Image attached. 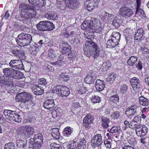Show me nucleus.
Here are the masks:
<instances>
[{
  "label": "nucleus",
  "mask_w": 149,
  "mask_h": 149,
  "mask_svg": "<svg viewBox=\"0 0 149 149\" xmlns=\"http://www.w3.org/2000/svg\"><path fill=\"white\" fill-rule=\"evenodd\" d=\"M120 34L119 33L113 32L112 33L111 39L107 41V45L112 47L114 48L118 44L120 39Z\"/></svg>",
  "instance_id": "obj_8"
},
{
  "label": "nucleus",
  "mask_w": 149,
  "mask_h": 149,
  "mask_svg": "<svg viewBox=\"0 0 149 149\" xmlns=\"http://www.w3.org/2000/svg\"><path fill=\"white\" fill-rule=\"evenodd\" d=\"M137 57L136 56H132L128 59L127 63L130 66H132L137 61Z\"/></svg>",
  "instance_id": "obj_33"
},
{
  "label": "nucleus",
  "mask_w": 149,
  "mask_h": 149,
  "mask_svg": "<svg viewBox=\"0 0 149 149\" xmlns=\"http://www.w3.org/2000/svg\"><path fill=\"white\" fill-rule=\"evenodd\" d=\"M32 90L34 94L36 95H41L43 93V89L40 86L36 85H33Z\"/></svg>",
  "instance_id": "obj_27"
},
{
  "label": "nucleus",
  "mask_w": 149,
  "mask_h": 149,
  "mask_svg": "<svg viewBox=\"0 0 149 149\" xmlns=\"http://www.w3.org/2000/svg\"><path fill=\"white\" fill-rule=\"evenodd\" d=\"M32 36L29 34H25L24 33H22L19 35L16 38V40L17 44L21 46H25L30 45V47H31L32 49H34L35 48L34 45L33 46L31 45V43H35L33 41L32 42Z\"/></svg>",
  "instance_id": "obj_2"
},
{
  "label": "nucleus",
  "mask_w": 149,
  "mask_h": 149,
  "mask_svg": "<svg viewBox=\"0 0 149 149\" xmlns=\"http://www.w3.org/2000/svg\"><path fill=\"white\" fill-rule=\"evenodd\" d=\"M92 19L90 21H87L86 20L84 21L82 23L81 25V29L82 30H86L89 28L91 26V22H92Z\"/></svg>",
  "instance_id": "obj_35"
},
{
  "label": "nucleus",
  "mask_w": 149,
  "mask_h": 149,
  "mask_svg": "<svg viewBox=\"0 0 149 149\" xmlns=\"http://www.w3.org/2000/svg\"><path fill=\"white\" fill-rule=\"evenodd\" d=\"M128 87L126 85H122L120 88V91L123 93H126L127 92Z\"/></svg>",
  "instance_id": "obj_56"
},
{
  "label": "nucleus",
  "mask_w": 149,
  "mask_h": 149,
  "mask_svg": "<svg viewBox=\"0 0 149 149\" xmlns=\"http://www.w3.org/2000/svg\"><path fill=\"white\" fill-rule=\"evenodd\" d=\"M144 13L143 9L140 8H136V14L140 16Z\"/></svg>",
  "instance_id": "obj_61"
},
{
  "label": "nucleus",
  "mask_w": 149,
  "mask_h": 149,
  "mask_svg": "<svg viewBox=\"0 0 149 149\" xmlns=\"http://www.w3.org/2000/svg\"><path fill=\"white\" fill-rule=\"evenodd\" d=\"M32 95L28 92H22L16 95V100L17 102L26 104L32 100Z\"/></svg>",
  "instance_id": "obj_6"
},
{
  "label": "nucleus",
  "mask_w": 149,
  "mask_h": 149,
  "mask_svg": "<svg viewBox=\"0 0 149 149\" xmlns=\"http://www.w3.org/2000/svg\"><path fill=\"white\" fill-rule=\"evenodd\" d=\"M141 117L139 116H138L136 117H134L132 121L136 123L137 124H139V125H140L141 122Z\"/></svg>",
  "instance_id": "obj_51"
},
{
  "label": "nucleus",
  "mask_w": 149,
  "mask_h": 149,
  "mask_svg": "<svg viewBox=\"0 0 149 149\" xmlns=\"http://www.w3.org/2000/svg\"><path fill=\"white\" fill-rule=\"evenodd\" d=\"M18 129L27 137H30L35 133L34 128L29 125L20 127Z\"/></svg>",
  "instance_id": "obj_10"
},
{
  "label": "nucleus",
  "mask_w": 149,
  "mask_h": 149,
  "mask_svg": "<svg viewBox=\"0 0 149 149\" xmlns=\"http://www.w3.org/2000/svg\"><path fill=\"white\" fill-rule=\"evenodd\" d=\"M54 25L52 23L49 21H40L36 25L38 30L40 31H51L54 28Z\"/></svg>",
  "instance_id": "obj_4"
},
{
  "label": "nucleus",
  "mask_w": 149,
  "mask_h": 149,
  "mask_svg": "<svg viewBox=\"0 0 149 149\" xmlns=\"http://www.w3.org/2000/svg\"><path fill=\"white\" fill-rule=\"evenodd\" d=\"M94 80L93 77L90 75H87L84 79L85 82L89 84L93 83Z\"/></svg>",
  "instance_id": "obj_44"
},
{
  "label": "nucleus",
  "mask_w": 149,
  "mask_h": 149,
  "mask_svg": "<svg viewBox=\"0 0 149 149\" xmlns=\"http://www.w3.org/2000/svg\"><path fill=\"white\" fill-rule=\"evenodd\" d=\"M110 100L112 102L116 103L119 101V98L117 94L111 95L110 98Z\"/></svg>",
  "instance_id": "obj_42"
},
{
  "label": "nucleus",
  "mask_w": 149,
  "mask_h": 149,
  "mask_svg": "<svg viewBox=\"0 0 149 149\" xmlns=\"http://www.w3.org/2000/svg\"><path fill=\"white\" fill-rule=\"evenodd\" d=\"M102 3V0H86L85 5L88 11H91L95 7H97L99 3Z\"/></svg>",
  "instance_id": "obj_11"
},
{
  "label": "nucleus",
  "mask_w": 149,
  "mask_h": 149,
  "mask_svg": "<svg viewBox=\"0 0 149 149\" xmlns=\"http://www.w3.org/2000/svg\"><path fill=\"white\" fill-rule=\"evenodd\" d=\"M139 126V124H137L132 121L130 123V124H129V127L132 129L134 128L137 129Z\"/></svg>",
  "instance_id": "obj_59"
},
{
  "label": "nucleus",
  "mask_w": 149,
  "mask_h": 149,
  "mask_svg": "<svg viewBox=\"0 0 149 149\" xmlns=\"http://www.w3.org/2000/svg\"><path fill=\"white\" fill-rule=\"evenodd\" d=\"M102 125L104 129H106L110 125L112 124V122L109 119L106 117H103L102 118Z\"/></svg>",
  "instance_id": "obj_29"
},
{
  "label": "nucleus",
  "mask_w": 149,
  "mask_h": 149,
  "mask_svg": "<svg viewBox=\"0 0 149 149\" xmlns=\"http://www.w3.org/2000/svg\"><path fill=\"white\" fill-rule=\"evenodd\" d=\"M140 50L141 53L143 54H149V49L144 47H141Z\"/></svg>",
  "instance_id": "obj_58"
},
{
  "label": "nucleus",
  "mask_w": 149,
  "mask_h": 149,
  "mask_svg": "<svg viewBox=\"0 0 149 149\" xmlns=\"http://www.w3.org/2000/svg\"><path fill=\"white\" fill-rule=\"evenodd\" d=\"M131 86L135 92H138L140 89V81L139 79L134 77L130 80Z\"/></svg>",
  "instance_id": "obj_16"
},
{
  "label": "nucleus",
  "mask_w": 149,
  "mask_h": 149,
  "mask_svg": "<svg viewBox=\"0 0 149 149\" xmlns=\"http://www.w3.org/2000/svg\"><path fill=\"white\" fill-rule=\"evenodd\" d=\"M55 55L54 53V51L52 49H49L48 50V57L49 59L55 58Z\"/></svg>",
  "instance_id": "obj_57"
},
{
  "label": "nucleus",
  "mask_w": 149,
  "mask_h": 149,
  "mask_svg": "<svg viewBox=\"0 0 149 149\" xmlns=\"http://www.w3.org/2000/svg\"><path fill=\"white\" fill-rule=\"evenodd\" d=\"M91 21V29L94 30L96 33H101L103 29V27L101 26L99 21L94 18L92 19Z\"/></svg>",
  "instance_id": "obj_14"
},
{
  "label": "nucleus",
  "mask_w": 149,
  "mask_h": 149,
  "mask_svg": "<svg viewBox=\"0 0 149 149\" xmlns=\"http://www.w3.org/2000/svg\"><path fill=\"white\" fill-rule=\"evenodd\" d=\"M34 141L42 143L43 141L42 135L40 133L36 134L33 138Z\"/></svg>",
  "instance_id": "obj_38"
},
{
  "label": "nucleus",
  "mask_w": 149,
  "mask_h": 149,
  "mask_svg": "<svg viewBox=\"0 0 149 149\" xmlns=\"http://www.w3.org/2000/svg\"><path fill=\"white\" fill-rule=\"evenodd\" d=\"M33 145V149H39L41 146V143L34 141Z\"/></svg>",
  "instance_id": "obj_60"
},
{
  "label": "nucleus",
  "mask_w": 149,
  "mask_h": 149,
  "mask_svg": "<svg viewBox=\"0 0 149 149\" xmlns=\"http://www.w3.org/2000/svg\"><path fill=\"white\" fill-rule=\"evenodd\" d=\"M28 10L26 12L25 10H22L20 15L21 17L25 20L33 18L36 15V7L33 6H30L28 8Z\"/></svg>",
  "instance_id": "obj_5"
},
{
  "label": "nucleus",
  "mask_w": 149,
  "mask_h": 149,
  "mask_svg": "<svg viewBox=\"0 0 149 149\" xmlns=\"http://www.w3.org/2000/svg\"><path fill=\"white\" fill-rule=\"evenodd\" d=\"M52 136L56 139H58L60 138V134L58 129L56 128H53L52 129L51 132Z\"/></svg>",
  "instance_id": "obj_36"
},
{
  "label": "nucleus",
  "mask_w": 149,
  "mask_h": 149,
  "mask_svg": "<svg viewBox=\"0 0 149 149\" xmlns=\"http://www.w3.org/2000/svg\"><path fill=\"white\" fill-rule=\"evenodd\" d=\"M120 114V113L118 111H115L112 113L111 116L113 118L117 119L119 118Z\"/></svg>",
  "instance_id": "obj_53"
},
{
  "label": "nucleus",
  "mask_w": 149,
  "mask_h": 149,
  "mask_svg": "<svg viewBox=\"0 0 149 149\" xmlns=\"http://www.w3.org/2000/svg\"><path fill=\"white\" fill-rule=\"evenodd\" d=\"M38 83L40 85H45L46 84V80L44 78L39 79L38 81Z\"/></svg>",
  "instance_id": "obj_62"
},
{
  "label": "nucleus",
  "mask_w": 149,
  "mask_h": 149,
  "mask_svg": "<svg viewBox=\"0 0 149 149\" xmlns=\"http://www.w3.org/2000/svg\"><path fill=\"white\" fill-rule=\"evenodd\" d=\"M142 62L139 60L138 63L136 64V66L138 69L141 70L142 68Z\"/></svg>",
  "instance_id": "obj_64"
},
{
  "label": "nucleus",
  "mask_w": 149,
  "mask_h": 149,
  "mask_svg": "<svg viewBox=\"0 0 149 149\" xmlns=\"http://www.w3.org/2000/svg\"><path fill=\"white\" fill-rule=\"evenodd\" d=\"M15 146L13 143L9 142L5 145L4 149H14Z\"/></svg>",
  "instance_id": "obj_52"
},
{
  "label": "nucleus",
  "mask_w": 149,
  "mask_h": 149,
  "mask_svg": "<svg viewBox=\"0 0 149 149\" xmlns=\"http://www.w3.org/2000/svg\"><path fill=\"white\" fill-rule=\"evenodd\" d=\"M60 47L62 50V52L63 54L69 56V57H71L69 55L70 54L71 50L69 45L67 42H63L61 43Z\"/></svg>",
  "instance_id": "obj_18"
},
{
  "label": "nucleus",
  "mask_w": 149,
  "mask_h": 149,
  "mask_svg": "<svg viewBox=\"0 0 149 149\" xmlns=\"http://www.w3.org/2000/svg\"><path fill=\"white\" fill-rule=\"evenodd\" d=\"M144 37V31L143 29H139L136 33L134 36V39L136 40H140L143 39Z\"/></svg>",
  "instance_id": "obj_25"
},
{
  "label": "nucleus",
  "mask_w": 149,
  "mask_h": 149,
  "mask_svg": "<svg viewBox=\"0 0 149 149\" xmlns=\"http://www.w3.org/2000/svg\"><path fill=\"white\" fill-rule=\"evenodd\" d=\"M60 5L59 7L62 10H64L66 9L67 6L66 4L65 3V1H62L59 2Z\"/></svg>",
  "instance_id": "obj_50"
},
{
  "label": "nucleus",
  "mask_w": 149,
  "mask_h": 149,
  "mask_svg": "<svg viewBox=\"0 0 149 149\" xmlns=\"http://www.w3.org/2000/svg\"><path fill=\"white\" fill-rule=\"evenodd\" d=\"M16 146L19 148L25 149L26 146V142L22 140L18 139L16 140Z\"/></svg>",
  "instance_id": "obj_32"
},
{
  "label": "nucleus",
  "mask_w": 149,
  "mask_h": 149,
  "mask_svg": "<svg viewBox=\"0 0 149 149\" xmlns=\"http://www.w3.org/2000/svg\"><path fill=\"white\" fill-rule=\"evenodd\" d=\"M14 70V69L11 68H6L3 69V71L5 77L7 76L10 78L12 77Z\"/></svg>",
  "instance_id": "obj_30"
},
{
  "label": "nucleus",
  "mask_w": 149,
  "mask_h": 149,
  "mask_svg": "<svg viewBox=\"0 0 149 149\" xmlns=\"http://www.w3.org/2000/svg\"><path fill=\"white\" fill-rule=\"evenodd\" d=\"M65 63L64 61L61 60H58L57 61L54 62H52L51 64L53 65H58L59 66H62Z\"/></svg>",
  "instance_id": "obj_55"
},
{
  "label": "nucleus",
  "mask_w": 149,
  "mask_h": 149,
  "mask_svg": "<svg viewBox=\"0 0 149 149\" xmlns=\"http://www.w3.org/2000/svg\"><path fill=\"white\" fill-rule=\"evenodd\" d=\"M122 23L121 20L117 17H115L113 21L112 24L115 27H118Z\"/></svg>",
  "instance_id": "obj_39"
},
{
  "label": "nucleus",
  "mask_w": 149,
  "mask_h": 149,
  "mask_svg": "<svg viewBox=\"0 0 149 149\" xmlns=\"http://www.w3.org/2000/svg\"><path fill=\"white\" fill-rule=\"evenodd\" d=\"M92 32L87 31L84 32L86 38L91 40L86 41L84 46V54L88 57L92 56L94 59L100 55V48L97 44L92 41L94 39V36Z\"/></svg>",
  "instance_id": "obj_1"
},
{
  "label": "nucleus",
  "mask_w": 149,
  "mask_h": 149,
  "mask_svg": "<svg viewBox=\"0 0 149 149\" xmlns=\"http://www.w3.org/2000/svg\"><path fill=\"white\" fill-rule=\"evenodd\" d=\"M105 87V84L103 80L97 79L95 83L96 90L98 91H102Z\"/></svg>",
  "instance_id": "obj_23"
},
{
  "label": "nucleus",
  "mask_w": 149,
  "mask_h": 149,
  "mask_svg": "<svg viewBox=\"0 0 149 149\" xmlns=\"http://www.w3.org/2000/svg\"><path fill=\"white\" fill-rule=\"evenodd\" d=\"M93 118V116L91 115L86 116L83 119V126L88 129H90L92 127Z\"/></svg>",
  "instance_id": "obj_15"
},
{
  "label": "nucleus",
  "mask_w": 149,
  "mask_h": 149,
  "mask_svg": "<svg viewBox=\"0 0 149 149\" xmlns=\"http://www.w3.org/2000/svg\"><path fill=\"white\" fill-rule=\"evenodd\" d=\"M53 91L54 93H56L62 97H67L70 93L69 88L62 86H57L53 88Z\"/></svg>",
  "instance_id": "obj_7"
},
{
  "label": "nucleus",
  "mask_w": 149,
  "mask_h": 149,
  "mask_svg": "<svg viewBox=\"0 0 149 149\" xmlns=\"http://www.w3.org/2000/svg\"><path fill=\"white\" fill-rule=\"evenodd\" d=\"M119 130L118 127L116 126L113 127L109 130H108V131H109L111 134H112L113 133L118 132Z\"/></svg>",
  "instance_id": "obj_54"
},
{
  "label": "nucleus",
  "mask_w": 149,
  "mask_h": 149,
  "mask_svg": "<svg viewBox=\"0 0 149 149\" xmlns=\"http://www.w3.org/2000/svg\"><path fill=\"white\" fill-rule=\"evenodd\" d=\"M104 18L105 20L108 21V22H111L112 20L114 18V17L113 15L110 14L105 13L104 16Z\"/></svg>",
  "instance_id": "obj_41"
},
{
  "label": "nucleus",
  "mask_w": 149,
  "mask_h": 149,
  "mask_svg": "<svg viewBox=\"0 0 149 149\" xmlns=\"http://www.w3.org/2000/svg\"><path fill=\"white\" fill-rule=\"evenodd\" d=\"M0 83L7 87H9L13 85V79L7 76H1L0 77Z\"/></svg>",
  "instance_id": "obj_17"
},
{
  "label": "nucleus",
  "mask_w": 149,
  "mask_h": 149,
  "mask_svg": "<svg viewBox=\"0 0 149 149\" xmlns=\"http://www.w3.org/2000/svg\"><path fill=\"white\" fill-rule=\"evenodd\" d=\"M11 52L14 56L19 59L24 60L25 59L26 56L24 52L21 50L16 49H12Z\"/></svg>",
  "instance_id": "obj_19"
},
{
  "label": "nucleus",
  "mask_w": 149,
  "mask_h": 149,
  "mask_svg": "<svg viewBox=\"0 0 149 149\" xmlns=\"http://www.w3.org/2000/svg\"><path fill=\"white\" fill-rule=\"evenodd\" d=\"M139 102L141 105L145 106H147L149 104L148 100L142 96L139 97Z\"/></svg>",
  "instance_id": "obj_37"
},
{
  "label": "nucleus",
  "mask_w": 149,
  "mask_h": 149,
  "mask_svg": "<svg viewBox=\"0 0 149 149\" xmlns=\"http://www.w3.org/2000/svg\"><path fill=\"white\" fill-rule=\"evenodd\" d=\"M59 78L61 80L65 81L68 80L69 78L65 73H62L59 76Z\"/></svg>",
  "instance_id": "obj_47"
},
{
  "label": "nucleus",
  "mask_w": 149,
  "mask_h": 149,
  "mask_svg": "<svg viewBox=\"0 0 149 149\" xmlns=\"http://www.w3.org/2000/svg\"><path fill=\"white\" fill-rule=\"evenodd\" d=\"M91 98L92 102L94 104L99 103L101 101V98L97 95L92 96Z\"/></svg>",
  "instance_id": "obj_43"
},
{
  "label": "nucleus",
  "mask_w": 149,
  "mask_h": 149,
  "mask_svg": "<svg viewBox=\"0 0 149 149\" xmlns=\"http://www.w3.org/2000/svg\"><path fill=\"white\" fill-rule=\"evenodd\" d=\"M148 129L145 125H139L137 129H136V134L139 136L145 135L148 132Z\"/></svg>",
  "instance_id": "obj_20"
},
{
  "label": "nucleus",
  "mask_w": 149,
  "mask_h": 149,
  "mask_svg": "<svg viewBox=\"0 0 149 149\" xmlns=\"http://www.w3.org/2000/svg\"><path fill=\"white\" fill-rule=\"evenodd\" d=\"M23 76L22 72L14 70L12 78L16 79H22L23 77Z\"/></svg>",
  "instance_id": "obj_31"
},
{
  "label": "nucleus",
  "mask_w": 149,
  "mask_h": 149,
  "mask_svg": "<svg viewBox=\"0 0 149 149\" xmlns=\"http://www.w3.org/2000/svg\"><path fill=\"white\" fill-rule=\"evenodd\" d=\"M64 36L66 37L72 38V37H74L76 35V33L74 31H72L70 33H69L67 31H65L63 33Z\"/></svg>",
  "instance_id": "obj_46"
},
{
  "label": "nucleus",
  "mask_w": 149,
  "mask_h": 149,
  "mask_svg": "<svg viewBox=\"0 0 149 149\" xmlns=\"http://www.w3.org/2000/svg\"><path fill=\"white\" fill-rule=\"evenodd\" d=\"M54 106V101L52 99H47L44 102V107L48 109L49 110Z\"/></svg>",
  "instance_id": "obj_24"
},
{
  "label": "nucleus",
  "mask_w": 149,
  "mask_h": 149,
  "mask_svg": "<svg viewBox=\"0 0 149 149\" xmlns=\"http://www.w3.org/2000/svg\"><path fill=\"white\" fill-rule=\"evenodd\" d=\"M50 147L52 149H62L61 146L59 144L55 143H51Z\"/></svg>",
  "instance_id": "obj_48"
},
{
  "label": "nucleus",
  "mask_w": 149,
  "mask_h": 149,
  "mask_svg": "<svg viewBox=\"0 0 149 149\" xmlns=\"http://www.w3.org/2000/svg\"><path fill=\"white\" fill-rule=\"evenodd\" d=\"M78 142V148L79 149H84L86 147V141L84 137H81L77 141Z\"/></svg>",
  "instance_id": "obj_28"
},
{
  "label": "nucleus",
  "mask_w": 149,
  "mask_h": 149,
  "mask_svg": "<svg viewBox=\"0 0 149 149\" xmlns=\"http://www.w3.org/2000/svg\"><path fill=\"white\" fill-rule=\"evenodd\" d=\"M116 77V75L115 73H110L108 74V77L106 79L107 81V82H110L111 83H113Z\"/></svg>",
  "instance_id": "obj_40"
},
{
  "label": "nucleus",
  "mask_w": 149,
  "mask_h": 149,
  "mask_svg": "<svg viewBox=\"0 0 149 149\" xmlns=\"http://www.w3.org/2000/svg\"><path fill=\"white\" fill-rule=\"evenodd\" d=\"M78 138H76L73 141H70L67 145V148L68 149H73L75 148H78V142L77 141Z\"/></svg>",
  "instance_id": "obj_26"
},
{
  "label": "nucleus",
  "mask_w": 149,
  "mask_h": 149,
  "mask_svg": "<svg viewBox=\"0 0 149 149\" xmlns=\"http://www.w3.org/2000/svg\"><path fill=\"white\" fill-rule=\"evenodd\" d=\"M103 142L101 134H97L93 136L91 141V144L93 149H99Z\"/></svg>",
  "instance_id": "obj_9"
},
{
  "label": "nucleus",
  "mask_w": 149,
  "mask_h": 149,
  "mask_svg": "<svg viewBox=\"0 0 149 149\" xmlns=\"http://www.w3.org/2000/svg\"><path fill=\"white\" fill-rule=\"evenodd\" d=\"M87 89L86 88L84 85H81L80 86L79 89L77 91V93L80 95L83 94L85 93Z\"/></svg>",
  "instance_id": "obj_45"
},
{
  "label": "nucleus",
  "mask_w": 149,
  "mask_h": 149,
  "mask_svg": "<svg viewBox=\"0 0 149 149\" xmlns=\"http://www.w3.org/2000/svg\"><path fill=\"white\" fill-rule=\"evenodd\" d=\"M79 0H65V3L68 8L74 9L79 3Z\"/></svg>",
  "instance_id": "obj_22"
},
{
  "label": "nucleus",
  "mask_w": 149,
  "mask_h": 149,
  "mask_svg": "<svg viewBox=\"0 0 149 149\" xmlns=\"http://www.w3.org/2000/svg\"><path fill=\"white\" fill-rule=\"evenodd\" d=\"M137 108V106L136 105L127 108L125 112L126 116L129 118H132L134 115L136 113Z\"/></svg>",
  "instance_id": "obj_21"
},
{
  "label": "nucleus",
  "mask_w": 149,
  "mask_h": 149,
  "mask_svg": "<svg viewBox=\"0 0 149 149\" xmlns=\"http://www.w3.org/2000/svg\"><path fill=\"white\" fill-rule=\"evenodd\" d=\"M46 3L45 0H38L36 6L39 7H42L45 5Z\"/></svg>",
  "instance_id": "obj_49"
},
{
  "label": "nucleus",
  "mask_w": 149,
  "mask_h": 149,
  "mask_svg": "<svg viewBox=\"0 0 149 149\" xmlns=\"http://www.w3.org/2000/svg\"><path fill=\"white\" fill-rule=\"evenodd\" d=\"M9 65L10 67L15 69H24V66L21 59H15L11 60Z\"/></svg>",
  "instance_id": "obj_12"
},
{
  "label": "nucleus",
  "mask_w": 149,
  "mask_h": 149,
  "mask_svg": "<svg viewBox=\"0 0 149 149\" xmlns=\"http://www.w3.org/2000/svg\"><path fill=\"white\" fill-rule=\"evenodd\" d=\"M133 10L127 7H121L119 11V14L122 17L128 18L131 17L133 14Z\"/></svg>",
  "instance_id": "obj_13"
},
{
  "label": "nucleus",
  "mask_w": 149,
  "mask_h": 149,
  "mask_svg": "<svg viewBox=\"0 0 149 149\" xmlns=\"http://www.w3.org/2000/svg\"><path fill=\"white\" fill-rule=\"evenodd\" d=\"M72 129L68 127L65 128L63 131V135L65 137H69L72 132Z\"/></svg>",
  "instance_id": "obj_34"
},
{
  "label": "nucleus",
  "mask_w": 149,
  "mask_h": 149,
  "mask_svg": "<svg viewBox=\"0 0 149 149\" xmlns=\"http://www.w3.org/2000/svg\"><path fill=\"white\" fill-rule=\"evenodd\" d=\"M80 107V106L79 103L78 102H75L73 103L72 106V108L74 109H75L78 108Z\"/></svg>",
  "instance_id": "obj_63"
},
{
  "label": "nucleus",
  "mask_w": 149,
  "mask_h": 149,
  "mask_svg": "<svg viewBox=\"0 0 149 149\" xmlns=\"http://www.w3.org/2000/svg\"><path fill=\"white\" fill-rule=\"evenodd\" d=\"M3 113L6 118L9 120L18 123L21 121V116L15 111L6 109L4 110Z\"/></svg>",
  "instance_id": "obj_3"
}]
</instances>
